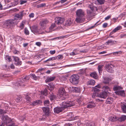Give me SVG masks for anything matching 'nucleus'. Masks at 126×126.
I'll return each mask as SVG.
<instances>
[{"label": "nucleus", "instance_id": "obj_1", "mask_svg": "<svg viewBox=\"0 0 126 126\" xmlns=\"http://www.w3.org/2000/svg\"><path fill=\"white\" fill-rule=\"evenodd\" d=\"M75 104V102L72 101H69L67 102L64 101L62 103L61 107H56L54 109L55 112L57 113L61 112L64 109L68 107H71L73 106Z\"/></svg>", "mask_w": 126, "mask_h": 126}, {"label": "nucleus", "instance_id": "obj_2", "mask_svg": "<svg viewBox=\"0 0 126 126\" xmlns=\"http://www.w3.org/2000/svg\"><path fill=\"white\" fill-rule=\"evenodd\" d=\"M76 14L77 16L75 21L77 23H81L84 21L85 19L84 13L83 11L81 9H79L77 10Z\"/></svg>", "mask_w": 126, "mask_h": 126}, {"label": "nucleus", "instance_id": "obj_3", "mask_svg": "<svg viewBox=\"0 0 126 126\" xmlns=\"http://www.w3.org/2000/svg\"><path fill=\"white\" fill-rule=\"evenodd\" d=\"M58 93L61 99L64 100L67 98V93L66 92L64 88L62 87L60 88L58 91Z\"/></svg>", "mask_w": 126, "mask_h": 126}, {"label": "nucleus", "instance_id": "obj_4", "mask_svg": "<svg viewBox=\"0 0 126 126\" xmlns=\"http://www.w3.org/2000/svg\"><path fill=\"white\" fill-rule=\"evenodd\" d=\"M55 23L52 24L50 26V29H52L54 28L55 26V24L59 25L62 24L64 22V19L62 18L57 17L55 18Z\"/></svg>", "mask_w": 126, "mask_h": 126}, {"label": "nucleus", "instance_id": "obj_5", "mask_svg": "<svg viewBox=\"0 0 126 126\" xmlns=\"http://www.w3.org/2000/svg\"><path fill=\"white\" fill-rule=\"evenodd\" d=\"M79 77L78 75H74L71 77L70 80L71 82L73 84L76 85L78 84L79 82Z\"/></svg>", "mask_w": 126, "mask_h": 126}, {"label": "nucleus", "instance_id": "obj_6", "mask_svg": "<svg viewBox=\"0 0 126 126\" xmlns=\"http://www.w3.org/2000/svg\"><path fill=\"white\" fill-rule=\"evenodd\" d=\"M29 76H26L23 78L21 79L20 80H18L16 83L17 86H24V83L28 80L29 79Z\"/></svg>", "mask_w": 126, "mask_h": 126}, {"label": "nucleus", "instance_id": "obj_7", "mask_svg": "<svg viewBox=\"0 0 126 126\" xmlns=\"http://www.w3.org/2000/svg\"><path fill=\"white\" fill-rule=\"evenodd\" d=\"M13 23V20H7L4 22L2 26L4 28H9L11 27Z\"/></svg>", "mask_w": 126, "mask_h": 126}, {"label": "nucleus", "instance_id": "obj_8", "mask_svg": "<svg viewBox=\"0 0 126 126\" xmlns=\"http://www.w3.org/2000/svg\"><path fill=\"white\" fill-rule=\"evenodd\" d=\"M26 11L23 10L20 12L16 14L15 16V19H21L25 15H26Z\"/></svg>", "mask_w": 126, "mask_h": 126}, {"label": "nucleus", "instance_id": "obj_9", "mask_svg": "<svg viewBox=\"0 0 126 126\" xmlns=\"http://www.w3.org/2000/svg\"><path fill=\"white\" fill-rule=\"evenodd\" d=\"M106 69L109 72L113 73L114 72V66L111 64H109L106 65Z\"/></svg>", "mask_w": 126, "mask_h": 126}, {"label": "nucleus", "instance_id": "obj_10", "mask_svg": "<svg viewBox=\"0 0 126 126\" xmlns=\"http://www.w3.org/2000/svg\"><path fill=\"white\" fill-rule=\"evenodd\" d=\"M14 64L16 65H21L22 62L18 57H17L13 56Z\"/></svg>", "mask_w": 126, "mask_h": 126}, {"label": "nucleus", "instance_id": "obj_11", "mask_svg": "<svg viewBox=\"0 0 126 126\" xmlns=\"http://www.w3.org/2000/svg\"><path fill=\"white\" fill-rule=\"evenodd\" d=\"M79 52L83 53L85 52L84 51H79V50L78 49H74L72 52H71L70 55L71 56H74L79 54Z\"/></svg>", "mask_w": 126, "mask_h": 126}, {"label": "nucleus", "instance_id": "obj_12", "mask_svg": "<svg viewBox=\"0 0 126 126\" xmlns=\"http://www.w3.org/2000/svg\"><path fill=\"white\" fill-rule=\"evenodd\" d=\"M43 112L45 113L46 116H48L49 115V108L48 107H44L42 108Z\"/></svg>", "mask_w": 126, "mask_h": 126}, {"label": "nucleus", "instance_id": "obj_13", "mask_svg": "<svg viewBox=\"0 0 126 126\" xmlns=\"http://www.w3.org/2000/svg\"><path fill=\"white\" fill-rule=\"evenodd\" d=\"M108 94L107 92L104 91L100 93L99 94V96L101 98L105 99L107 96Z\"/></svg>", "mask_w": 126, "mask_h": 126}, {"label": "nucleus", "instance_id": "obj_14", "mask_svg": "<svg viewBox=\"0 0 126 126\" xmlns=\"http://www.w3.org/2000/svg\"><path fill=\"white\" fill-rule=\"evenodd\" d=\"M121 107L123 113H126V103H122L121 105Z\"/></svg>", "mask_w": 126, "mask_h": 126}, {"label": "nucleus", "instance_id": "obj_15", "mask_svg": "<svg viewBox=\"0 0 126 126\" xmlns=\"http://www.w3.org/2000/svg\"><path fill=\"white\" fill-rule=\"evenodd\" d=\"M100 88V85L98 84L94 87V92L97 94H98L100 91V90L99 89V88Z\"/></svg>", "mask_w": 126, "mask_h": 126}, {"label": "nucleus", "instance_id": "obj_16", "mask_svg": "<svg viewBox=\"0 0 126 126\" xmlns=\"http://www.w3.org/2000/svg\"><path fill=\"white\" fill-rule=\"evenodd\" d=\"M95 106V103L93 101L89 102V104L87 105V108H92Z\"/></svg>", "mask_w": 126, "mask_h": 126}, {"label": "nucleus", "instance_id": "obj_17", "mask_svg": "<svg viewBox=\"0 0 126 126\" xmlns=\"http://www.w3.org/2000/svg\"><path fill=\"white\" fill-rule=\"evenodd\" d=\"M48 20L46 19H43L41 20L40 22L41 25L42 26H44L48 23Z\"/></svg>", "mask_w": 126, "mask_h": 126}, {"label": "nucleus", "instance_id": "obj_18", "mask_svg": "<svg viewBox=\"0 0 126 126\" xmlns=\"http://www.w3.org/2000/svg\"><path fill=\"white\" fill-rule=\"evenodd\" d=\"M55 76L50 77L47 78L45 80L46 82H49L54 80L56 78Z\"/></svg>", "mask_w": 126, "mask_h": 126}, {"label": "nucleus", "instance_id": "obj_19", "mask_svg": "<svg viewBox=\"0 0 126 126\" xmlns=\"http://www.w3.org/2000/svg\"><path fill=\"white\" fill-rule=\"evenodd\" d=\"M103 79L104 80L103 82L105 84L109 83V82L111 80V79L109 77H104Z\"/></svg>", "mask_w": 126, "mask_h": 126}, {"label": "nucleus", "instance_id": "obj_20", "mask_svg": "<svg viewBox=\"0 0 126 126\" xmlns=\"http://www.w3.org/2000/svg\"><path fill=\"white\" fill-rule=\"evenodd\" d=\"M114 91H119L123 89V88L121 86L114 85L113 88Z\"/></svg>", "mask_w": 126, "mask_h": 126}, {"label": "nucleus", "instance_id": "obj_21", "mask_svg": "<svg viewBox=\"0 0 126 126\" xmlns=\"http://www.w3.org/2000/svg\"><path fill=\"white\" fill-rule=\"evenodd\" d=\"M117 41H113L112 40H108L106 42V43L108 45H109L110 44L111 45H113L116 44Z\"/></svg>", "mask_w": 126, "mask_h": 126}, {"label": "nucleus", "instance_id": "obj_22", "mask_svg": "<svg viewBox=\"0 0 126 126\" xmlns=\"http://www.w3.org/2000/svg\"><path fill=\"white\" fill-rule=\"evenodd\" d=\"M31 30L33 33H37L38 32L39 30L38 28L35 26L32 27V29H31Z\"/></svg>", "mask_w": 126, "mask_h": 126}, {"label": "nucleus", "instance_id": "obj_23", "mask_svg": "<svg viewBox=\"0 0 126 126\" xmlns=\"http://www.w3.org/2000/svg\"><path fill=\"white\" fill-rule=\"evenodd\" d=\"M54 85L53 83H50L49 84L48 89L50 90L51 93V91L54 90Z\"/></svg>", "mask_w": 126, "mask_h": 126}, {"label": "nucleus", "instance_id": "obj_24", "mask_svg": "<svg viewBox=\"0 0 126 126\" xmlns=\"http://www.w3.org/2000/svg\"><path fill=\"white\" fill-rule=\"evenodd\" d=\"M115 92L117 94L122 96H124L125 95L124 91V90H121L119 91L116 92Z\"/></svg>", "mask_w": 126, "mask_h": 126}, {"label": "nucleus", "instance_id": "obj_25", "mask_svg": "<svg viewBox=\"0 0 126 126\" xmlns=\"http://www.w3.org/2000/svg\"><path fill=\"white\" fill-rule=\"evenodd\" d=\"M126 119V115H122L120 117H118V120L120 122L125 121Z\"/></svg>", "mask_w": 126, "mask_h": 126}, {"label": "nucleus", "instance_id": "obj_26", "mask_svg": "<svg viewBox=\"0 0 126 126\" xmlns=\"http://www.w3.org/2000/svg\"><path fill=\"white\" fill-rule=\"evenodd\" d=\"M41 101L40 100H37L31 103V104L32 106H35L37 105L40 104H41Z\"/></svg>", "mask_w": 126, "mask_h": 126}, {"label": "nucleus", "instance_id": "obj_27", "mask_svg": "<svg viewBox=\"0 0 126 126\" xmlns=\"http://www.w3.org/2000/svg\"><path fill=\"white\" fill-rule=\"evenodd\" d=\"M113 101V99L112 98L108 97L106 100V103L107 104H110Z\"/></svg>", "mask_w": 126, "mask_h": 126}, {"label": "nucleus", "instance_id": "obj_28", "mask_svg": "<svg viewBox=\"0 0 126 126\" xmlns=\"http://www.w3.org/2000/svg\"><path fill=\"white\" fill-rule=\"evenodd\" d=\"M91 77H93L95 79H97V74L95 72H93L91 73L90 74Z\"/></svg>", "mask_w": 126, "mask_h": 126}, {"label": "nucleus", "instance_id": "obj_29", "mask_svg": "<svg viewBox=\"0 0 126 126\" xmlns=\"http://www.w3.org/2000/svg\"><path fill=\"white\" fill-rule=\"evenodd\" d=\"M103 90H104L105 91H107L108 93H109V92H108L109 91H110V89L108 86H103L102 88Z\"/></svg>", "mask_w": 126, "mask_h": 126}, {"label": "nucleus", "instance_id": "obj_30", "mask_svg": "<svg viewBox=\"0 0 126 126\" xmlns=\"http://www.w3.org/2000/svg\"><path fill=\"white\" fill-rule=\"evenodd\" d=\"M57 58L56 57H51L49 58L47 60L44 61V63H45L48 61H52L54 60H55Z\"/></svg>", "mask_w": 126, "mask_h": 126}, {"label": "nucleus", "instance_id": "obj_31", "mask_svg": "<svg viewBox=\"0 0 126 126\" xmlns=\"http://www.w3.org/2000/svg\"><path fill=\"white\" fill-rule=\"evenodd\" d=\"M41 94L42 95H45L47 96V89H45L43 91L41 92Z\"/></svg>", "mask_w": 126, "mask_h": 126}, {"label": "nucleus", "instance_id": "obj_32", "mask_svg": "<svg viewBox=\"0 0 126 126\" xmlns=\"http://www.w3.org/2000/svg\"><path fill=\"white\" fill-rule=\"evenodd\" d=\"M118 117H117L115 116H114L110 117V120L111 121L113 122L117 120H118Z\"/></svg>", "mask_w": 126, "mask_h": 126}, {"label": "nucleus", "instance_id": "obj_33", "mask_svg": "<svg viewBox=\"0 0 126 126\" xmlns=\"http://www.w3.org/2000/svg\"><path fill=\"white\" fill-rule=\"evenodd\" d=\"M88 7L90 8L92 11H95L96 10V8L93 6L92 4L89 5Z\"/></svg>", "mask_w": 126, "mask_h": 126}, {"label": "nucleus", "instance_id": "obj_34", "mask_svg": "<svg viewBox=\"0 0 126 126\" xmlns=\"http://www.w3.org/2000/svg\"><path fill=\"white\" fill-rule=\"evenodd\" d=\"M95 83V81L93 80H91L88 81L87 82V84L91 85H94Z\"/></svg>", "mask_w": 126, "mask_h": 126}, {"label": "nucleus", "instance_id": "obj_35", "mask_svg": "<svg viewBox=\"0 0 126 126\" xmlns=\"http://www.w3.org/2000/svg\"><path fill=\"white\" fill-rule=\"evenodd\" d=\"M30 76L32 77V78L34 80H36L39 78V77L36 76L34 74H30Z\"/></svg>", "mask_w": 126, "mask_h": 126}, {"label": "nucleus", "instance_id": "obj_36", "mask_svg": "<svg viewBox=\"0 0 126 126\" xmlns=\"http://www.w3.org/2000/svg\"><path fill=\"white\" fill-rule=\"evenodd\" d=\"M9 118V117L7 116H2V120L4 122V123H5V121H6L8 120Z\"/></svg>", "mask_w": 126, "mask_h": 126}, {"label": "nucleus", "instance_id": "obj_37", "mask_svg": "<svg viewBox=\"0 0 126 126\" xmlns=\"http://www.w3.org/2000/svg\"><path fill=\"white\" fill-rule=\"evenodd\" d=\"M46 6V4L45 3H43L38 4L37 5V8H42Z\"/></svg>", "mask_w": 126, "mask_h": 126}, {"label": "nucleus", "instance_id": "obj_38", "mask_svg": "<svg viewBox=\"0 0 126 126\" xmlns=\"http://www.w3.org/2000/svg\"><path fill=\"white\" fill-rule=\"evenodd\" d=\"M25 98L27 102H29L31 101V97L27 95L25 97Z\"/></svg>", "mask_w": 126, "mask_h": 126}, {"label": "nucleus", "instance_id": "obj_39", "mask_svg": "<svg viewBox=\"0 0 126 126\" xmlns=\"http://www.w3.org/2000/svg\"><path fill=\"white\" fill-rule=\"evenodd\" d=\"M50 94V99L51 101L53 100L56 97V96L54 95L52 93H51Z\"/></svg>", "mask_w": 126, "mask_h": 126}, {"label": "nucleus", "instance_id": "obj_40", "mask_svg": "<svg viewBox=\"0 0 126 126\" xmlns=\"http://www.w3.org/2000/svg\"><path fill=\"white\" fill-rule=\"evenodd\" d=\"M5 59L9 62H11L12 60V59H11V57L8 55H6L5 56Z\"/></svg>", "mask_w": 126, "mask_h": 126}, {"label": "nucleus", "instance_id": "obj_41", "mask_svg": "<svg viewBox=\"0 0 126 126\" xmlns=\"http://www.w3.org/2000/svg\"><path fill=\"white\" fill-rule=\"evenodd\" d=\"M102 66H101L99 65L98 66V70L99 73L100 74L102 72Z\"/></svg>", "mask_w": 126, "mask_h": 126}, {"label": "nucleus", "instance_id": "obj_42", "mask_svg": "<svg viewBox=\"0 0 126 126\" xmlns=\"http://www.w3.org/2000/svg\"><path fill=\"white\" fill-rule=\"evenodd\" d=\"M121 27L120 26H119L115 28L113 30L114 31L116 32L117 31L121 29Z\"/></svg>", "mask_w": 126, "mask_h": 126}, {"label": "nucleus", "instance_id": "obj_43", "mask_svg": "<svg viewBox=\"0 0 126 126\" xmlns=\"http://www.w3.org/2000/svg\"><path fill=\"white\" fill-rule=\"evenodd\" d=\"M24 33L26 35H29V32L27 28H25L24 29Z\"/></svg>", "mask_w": 126, "mask_h": 126}, {"label": "nucleus", "instance_id": "obj_44", "mask_svg": "<svg viewBox=\"0 0 126 126\" xmlns=\"http://www.w3.org/2000/svg\"><path fill=\"white\" fill-rule=\"evenodd\" d=\"M87 13L88 16L90 17L92 16V15L93 14V13L92 12H91L89 10H87Z\"/></svg>", "mask_w": 126, "mask_h": 126}, {"label": "nucleus", "instance_id": "obj_45", "mask_svg": "<svg viewBox=\"0 0 126 126\" xmlns=\"http://www.w3.org/2000/svg\"><path fill=\"white\" fill-rule=\"evenodd\" d=\"M19 2V0H14V2L13 3L12 5L14 6H15L17 5Z\"/></svg>", "mask_w": 126, "mask_h": 126}, {"label": "nucleus", "instance_id": "obj_46", "mask_svg": "<svg viewBox=\"0 0 126 126\" xmlns=\"http://www.w3.org/2000/svg\"><path fill=\"white\" fill-rule=\"evenodd\" d=\"M49 102L48 100H45L44 102V104L45 105H46L48 106V105L49 104Z\"/></svg>", "mask_w": 126, "mask_h": 126}, {"label": "nucleus", "instance_id": "obj_47", "mask_svg": "<svg viewBox=\"0 0 126 126\" xmlns=\"http://www.w3.org/2000/svg\"><path fill=\"white\" fill-rule=\"evenodd\" d=\"M56 57L57 58L56 59H58L59 60H62L63 59V55H58Z\"/></svg>", "mask_w": 126, "mask_h": 126}, {"label": "nucleus", "instance_id": "obj_48", "mask_svg": "<svg viewBox=\"0 0 126 126\" xmlns=\"http://www.w3.org/2000/svg\"><path fill=\"white\" fill-rule=\"evenodd\" d=\"M27 0H21L20 1V4L22 5L27 2Z\"/></svg>", "mask_w": 126, "mask_h": 126}, {"label": "nucleus", "instance_id": "obj_49", "mask_svg": "<svg viewBox=\"0 0 126 126\" xmlns=\"http://www.w3.org/2000/svg\"><path fill=\"white\" fill-rule=\"evenodd\" d=\"M97 1L98 2L101 4H103L104 2V0H97Z\"/></svg>", "mask_w": 126, "mask_h": 126}, {"label": "nucleus", "instance_id": "obj_50", "mask_svg": "<svg viewBox=\"0 0 126 126\" xmlns=\"http://www.w3.org/2000/svg\"><path fill=\"white\" fill-rule=\"evenodd\" d=\"M6 113V112L4 110L0 109V114H1L3 115Z\"/></svg>", "mask_w": 126, "mask_h": 126}, {"label": "nucleus", "instance_id": "obj_51", "mask_svg": "<svg viewBox=\"0 0 126 126\" xmlns=\"http://www.w3.org/2000/svg\"><path fill=\"white\" fill-rule=\"evenodd\" d=\"M24 25L23 22H22L20 24V28L21 29H22L24 27Z\"/></svg>", "mask_w": 126, "mask_h": 126}, {"label": "nucleus", "instance_id": "obj_52", "mask_svg": "<svg viewBox=\"0 0 126 126\" xmlns=\"http://www.w3.org/2000/svg\"><path fill=\"white\" fill-rule=\"evenodd\" d=\"M13 53L15 54H18L20 53L19 51L16 50H15L13 51Z\"/></svg>", "mask_w": 126, "mask_h": 126}, {"label": "nucleus", "instance_id": "obj_53", "mask_svg": "<svg viewBox=\"0 0 126 126\" xmlns=\"http://www.w3.org/2000/svg\"><path fill=\"white\" fill-rule=\"evenodd\" d=\"M74 90L76 92H78L80 91L79 88H78L75 87L74 88Z\"/></svg>", "mask_w": 126, "mask_h": 126}, {"label": "nucleus", "instance_id": "obj_54", "mask_svg": "<svg viewBox=\"0 0 126 126\" xmlns=\"http://www.w3.org/2000/svg\"><path fill=\"white\" fill-rule=\"evenodd\" d=\"M99 21H98L96 23H95L94 25V26H92L91 27H90L89 29H92V28H93L94 27L96 26L97 25H96V24L97 23H98V22Z\"/></svg>", "mask_w": 126, "mask_h": 126}, {"label": "nucleus", "instance_id": "obj_55", "mask_svg": "<svg viewBox=\"0 0 126 126\" xmlns=\"http://www.w3.org/2000/svg\"><path fill=\"white\" fill-rule=\"evenodd\" d=\"M56 52L55 50H50L49 51L50 54L51 55H53L55 54Z\"/></svg>", "mask_w": 126, "mask_h": 126}, {"label": "nucleus", "instance_id": "obj_56", "mask_svg": "<svg viewBox=\"0 0 126 126\" xmlns=\"http://www.w3.org/2000/svg\"><path fill=\"white\" fill-rule=\"evenodd\" d=\"M21 100V99L19 97H18L16 98V101L18 102H19Z\"/></svg>", "mask_w": 126, "mask_h": 126}, {"label": "nucleus", "instance_id": "obj_57", "mask_svg": "<svg viewBox=\"0 0 126 126\" xmlns=\"http://www.w3.org/2000/svg\"><path fill=\"white\" fill-rule=\"evenodd\" d=\"M34 16V14L33 13H32L29 15V16L30 18L33 17Z\"/></svg>", "mask_w": 126, "mask_h": 126}, {"label": "nucleus", "instance_id": "obj_58", "mask_svg": "<svg viewBox=\"0 0 126 126\" xmlns=\"http://www.w3.org/2000/svg\"><path fill=\"white\" fill-rule=\"evenodd\" d=\"M111 16V15H109L108 16H107V17L105 18V20H108L110 18Z\"/></svg>", "mask_w": 126, "mask_h": 126}, {"label": "nucleus", "instance_id": "obj_59", "mask_svg": "<svg viewBox=\"0 0 126 126\" xmlns=\"http://www.w3.org/2000/svg\"><path fill=\"white\" fill-rule=\"evenodd\" d=\"M81 121L80 120H79L78 121L77 125L78 126H80L81 125Z\"/></svg>", "mask_w": 126, "mask_h": 126}, {"label": "nucleus", "instance_id": "obj_60", "mask_svg": "<svg viewBox=\"0 0 126 126\" xmlns=\"http://www.w3.org/2000/svg\"><path fill=\"white\" fill-rule=\"evenodd\" d=\"M67 0H61L60 1V2L62 4H63Z\"/></svg>", "mask_w": 126, "mask_h": 126}, {"label": "nucleus", "instance_id": "obj_61", "mask_svg": "<svg viewBox=\"0 0 126 126\" xmlns=\"http://www.w3.org/2000/svg\"><path fill=\"white\" fill-rule=\"evenodd\" d=\"M97 94L96 93H94V92L93 94L92 95V97L93 98H94L95 97L97 96Z\"/></svg>", "mask_w": 126, "mask_h": 126}, {"label": "nucleus", "instance_id": "obj_62", "mask_svg": "<svg viewBox=\"0 0 126 126\" xmlns=\"http://www.w3.org/2000/svg\"><path fill=\"white\" fill-rule=\"evenodd\" d=\"M107 25L108 24L107 23H105L103 24V27L104 28H105L107 27Z\"/></svg>", "mask_w": 126, "mask_h": 126}, {"label": "nucleus", "instance_id": "obj_63", "mask_svg": "<svg viewBox=\"0 0 126 126\" xmlns=\"http://www.w3.org/2000/svg\"><path fill=\"white\" fill-rule=\"evenodd\" d=\"M36 44L38 46H40L41 45V43L40 42H37L36 43Z\"/></svg>", "mask_w": 126, "mask_h": 126}, {"label": "nucleus", "instance_id": "obj_64", "mask_svg": "<svg viewBox=\"0 0 126 126\" xmlns=\"http://www.w3.org/2000/svg\"><path fill=\"white\" fill-rule=\"evenodd\" d=\"M28 45V43H24L23 44V47H27Z\"/></svg>", "mask_w": 126, "mask_h": 126}]
</instances>
